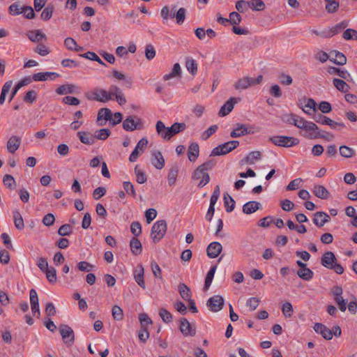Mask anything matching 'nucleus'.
Here are the masks:
<instances>
[{"label":"nucleus","instance_id":"nucleus-25","mask_svg":"<svg viewBox=\"0 0 357 357\" xmlns=\"http://www.w3.org/2000/svg\"><path fill=\"white\" fill-rule=\"evenodd\" d=\"M21 139L19 137L13 135L7 142V149L9 153H14L20 147Z\"/></svg>","mask_w":357,"mask_h":357},{"label":"nucleus","instance_id":"nucleus-21","mask_svg":"<svg viewBox=\"0 0 357 357\" xmlns=\"http://www.w3.org/2000/svg\"><path fill=\"white\" fill-rule=\"evenodd\" d=\"M187 154L190 162H195L199 155V144L197 142H191L188 146Z\"/></svg>","mask_w":357,"mask_h":357},{"label":"nucleus","instance_id":"nucleus-63","mask_svg":"<svg viewBox=\"0 0 357 357\" xmlns=\"http://www.w3.org/2000/svg\"><path fill=\"white\" fill-rule=\"evenodd\" d=\"M229 22L234 25H238L241 23L242 17L237 12H231L229 14Z\"/></svg>","mask_w":357,"mask_h":357},{"label":"nucleus","instance_id":"nucleus-46","mask_svg":"<svg viewBox=\"0 0 357 357\" xmlns=\"http://www.w3.org/2000/svg\"><path fill=\"white\" fill-rule=\"evenodd\" d=\"M178 173V167L174 166L172 167L168 173L167 180H168V184L170 186H172L175 184L176 178Z\"/></svg>","mask_w":357,"mask_h":357},{"label":"nucleus","instance_id":"nucleus-23","mask_svg":"<svg viewBox=\"0 0 357 357\" xmlns=\"http://www.w3.org/2000/svg\"><path fill=\"white\" fill-rule=\"evenodd\" d=\"M77 136L84 144L92 145L95 143V137L90 132L79 131L77 132Z\"/></svg>","mask_w":357,"mask_h":357},{"label":"nucleus","instance_id":"nucleus-49","mask_svg":"<svg viewBox=\"0 0 357 357\" xmlns=\"http://www.w3.org/2000/svg\"><path fill=\"white\" fill-rule=\"evenodd\" d=\"M79 56L88 59L91 61H97L101 65L106 66V64L100 59V58L93 52L88 51L84 54H79Z\"/></svg>","mask_w":357,"mask_h":357},{"label":"nucleus","instance_id":"nucleus-7","mask_svg":"<svg viewBox=\"0 0 357 357\" xmlns=\"http://www.w3.org/2000/svg\"><path fill=\"white\" fill-rule=\"evenodd\" d=\"M59 333L67 347H71L75 342V333L71 327L66 324L59 326Z\"/></svg>","mask_w":357,"mask_h":357},{"label":"nucleus","instance_id":"nucleus-39","mask_svg":"<svg viewBox=\"0 0 357 357\" xmlns=\"http://www.w3.org/2000/svg\"><path fill=\"white\" fill-rule=\"evenodd\" d=\"M333 84L338 91L342 93L347 92L350 89L349 85L340 79L334 78L333 80Z\"/></svg>","mask_w":357,"mask_h":357},{"label":"nucleus","instance_id":"nucleus-29","mask_svg":"<svg viewBox=\"0 0 357 357\" xmlns=\"http://www.w3.org/2000/svg\"><path fill=\"white\" fill-rule=\"evenodd\" d=\"M252 132L248 130V127L245 124H238L237 128L233 130L230 132V136L232 138L239 137L241 136H244L248 134H250Z\"/></svg>","mask_w":357,"mask_h":357},{"label":"nucleus","instance_id":"nucleus-36","mask_svg":"<svg viewBox=\"0 0 357 357\" xmlns=\"http://www.w3.org/2000/svg\"><path fill=\"white\" fill-rule=\"evenodd\" d=\"M178 291L183 300L188 301L191 298L190 289L184 283H180L178 284Z\"/></svg>","mask_w":357,"mask_h":357},{"label":"nucleus","instance_id":"nucleus-34","mask_svg":"<svg viewBox=\"0 0 357 357\" xmlns=\"http://www.w3.org/2000/svg\"><path fill=\"white\" fill-rule=\"evenodd\" d=\"M223 201L226 211L227 213L233 211L235 208L236 202L227 192L224 193Z\"/></svg>","mask_w":357,"mask_h":357},{"label":"nucleus","instance_id":"nucleus-2","mask_svg":"<svg viewBox=\"0 0 357 357\" xmlns=\"http://www.w3.org/2000/svg\"><path fill=\"white\" fill-rule=\"evenodd\" d=\"M321 264L326 268L333 270L340 275L344 273V268L337 263L335 254L331 251L326 252L321 258Z\"/></svg>","mask_w":357,"mask_h":357},{"label":"nucleus","instance_id":"nucleus-28","mask_svg":"<svg viewBox=\"0 0 357 357\" xmlns=\"http://www.w3.org/2000/svg\"><path fill=\"white\" fill-rule=\"evenodd\" d=\"M308 137L310 139L321 138L329 142L333 140V139L334 138V135L331 133L325 131H321L318 128V130H316V131H312V133L310 134V136Z\"/></svg>","mask_w":357,"mask_h":357},{"label":"nucleus","instance_id":"nucleus-24","mask_svg":"<svg viewBox=\"0 0 357 357\" xmlns=\"http://www.w3.org/2000/svg\"><path fill=\"white\" fill-rule=\"evenodd\" d=\"M134 278L140 287L144 289L146 288L144 280V267L142 264H138L136 269L134 271Z\"/></svg>","mask_w":357,"mask_h":357},{"label":"nucleus","instance_id":"nucleus-60","mask_svg":"<svg viewBox=\"0 0 357 357\" xmlns=\"http://www.w3.org/2000/svg\"><path fill=\"white\" fill-rule=\"evenodd\" d=\"M282 312L285 317H291L294 312L292 305L289 302H285L282 306Z\"/></svg>","mask_w":357,"mask_h":357},{"label":"nucleus","instance_id":"nucleus-5","mask_svg":"<svg viewBox=\"0 0 357 357\" xmlns=\"http://www.w3.org/2000/svg\"><path fill=\"white\" fill-rule=\"evenodd\" d=\"M88 98L101 102H106L114 99L113 98V90L111 89V86L109 91L100 88L95 89L93 92V97H88Z\"/></svg>","mask_w":357,"mask_h":357},{"label":"nucleus","instance_id":"nucleus-14","mask_svg":"<svg viewBox=\"0 0 357 357\" xmlns=\"http://www.w3.org/2000/svg\"><path fill=\"white\" fill-rule=\"evenodd\" d=\"M331 220V217L325 212L317 211L314 214L313 222L318 227H323Z\"/></svg>","mask_w":357,"mask_h":357},{"label":"nucleus","instance_id":"nucleus-32","mask_svg":"<svg viewBox=\"0 0 357 357\" xmlns=\"http://www.w3.org/2000/svg\"><path fill=\"white\" fill-rule=\"evenodd\" d=\"M111 89L113 90V98L115 97L116 101L120 105H123L127 100L121 89L116 85H112Z\"/></svg>","mask_w":357,"mask_h":357},{"label":"nucleus","instance_id":"nucleus-38","mask_svg":"<svg viewBox=\"0 0 357 357\" xmlns=\"http://www.w3.org/2000/svg\"><path fill=\"white\" fill-rule=\"evenodd\" d=\"M216 269H217V265L212 266L210 268V270L208 271V272L207 273L206 278H205V282H204V290H206L210 287V286L212 283L213 279L214 278V275L216 271Z\"/></svg>","mask_w":357,"mask_h":357},{"label":"nucleus","instance_id":"nucleus-33","mask_svg":"<svg viewBox=\"0 0 357 357\" xmlns=\"http://www.w3.org/2000/svg\"><path fill=\"white\" fill-rule=\"evenodd\" d=\"M130 250L134 255H136V256L139 255L141 254V252L142 251V243H141L140 241L135 237H133L130 240Z\"/></svg>","mask_w":357,"mask_h":357},{"label":"nucleus","instance_id":"nucleus-45","mask_svg":"<svg viewBox=\"0 0 357 357\" xmlns=\"http://www.w3.org/2000/svg\"><path fill=\"white\" fill-rule=\"evenodd\" d=\"M327 2L325 9L328 13H334L339 9L340 3L335 0H324Z\"/></svg>","mask_w":357,"mask_h":357},{"label":"nucleus","instance_id":"nucleus-57","mask_svg":"<svg viewBox=\"0 0 357 357\" xmlns=\"http://www.w3.org/2000/svg\"><path fill=\"white\" fill-rule=\"evenodd\" d=\"M72 231L73 227L69 224H64L59 227L57 233L59 236H70L72 234Z\"/></svg>","mask_w":357,"mask_h":357},{"label":"nucleus","instance_id":"nucleus-53","mask_svg":"<svg viewBox=\"0 0 357 357\" xmlns=\"http://www.w3.org/2000/svg\"><path fill=\"white\" fill-rule=\"evenodd\" d=\"M3 183L6 188L10 190H13L16 187V182L13 176L10 174H6L3 176Z\"/></svg>","mask_w":357,"mask_h":357},{"label":"nucleus","instance_id":"nucleus-9","mask_svg":"<svg viewBox=\"0 0 357 357\" xmlns=\"http://www.w3.org/2000/svg\"><path fill=\"white\" fill-rule=\"evenodd\" d=\"M225 300L222 296L215 295L211 297L206 303V305L212 312H216L221 310L224 306Z\"/></svg>","mask_w":357,"mask_h":357},{"label":"nucleus","instance_id":"nucleus-64","mask_svg":"<svg viewBox=\"0 0 357 357\" xmlns=\"http://www.w3.org/2000/svg\"><path fill=\"white\" fill-rule=\"evenodd\" d=\"M260 303L259 298L256 297H252L248 299L246 305L249 307L250 311H254L257 308Z\"/></svg>","mask_w":357,"mask_h":357},{"label":"nucleus","instance_id":"nucleus-55","mask_svg":"<svg viewBox=\"0 0 357 357\" xmlns=\"http://www.w3.org/2000/svg\"><path fill=\"white\" fill-rule=\"evenodd\" d=\"M8 13L13 16L20 15L22 13V6H20V3L15 2L8 7Z\"/></svg>","mask_w":357,"mask_h":357},{"label":"nucleus","instance_id":"nucleus-58","mask_svg":"<svg viewBox=\"0 0 357 357\" xmlns=\"http://www.w3.org/2000/svg\"><path fill=\"white\" fill-rule=\"evenodd\" d=\"M186 15V9L184 8H180L178 10H176L175 18L178 24H182Z\"/></svg>","mask_w":357,"mask_h":357},{"label":"nucleus","instance_id":"nucleus-13","mask_svg":"<svg viewBox=\"0 0 357 357\" xmlns=\"http://www.w3.org/2000/svg\"><path fill=\"white\" fill-rule=\"evenodd\" d=\"M222 250V246L221 243L217 241H214L208 245L206 248V253L209 258L214 259L221 253Z\"/></svg>","mask_w":357,"mask_h":357},{"label":"nucleus","instance_id":"nucleus-40","mask_svg":"<svg viewBox=\"0 0 357 357\" xmlns=\"http://www.w3.org/2000/svg\"><path fill=\"white\" fill-rule=\"evenodd\" d=\"M13 214L15 227L19 230L23 229L24 227V224L20 213L17 210H15L13 211Z\"/></svg>","mask_w":357,"mask_h":357},{"label":"nucleus","instance_id":"nucleus-37","mask_svg":"<svg viewBox=\"0 0 357 357\" xmlns=\"http://www.w3.org/2000/svg\"><path fill=\"white\" fill-rule=\"evenodd\" d=\"M185 67L192 75H196L197 72V63L192 57L188 56L185 58Z\"/></svg>","mask_w":357,"mask_h":357},{"label":"nucleus","instance_id":"nucleus-54","mask_svg":"<svg viewBox=\"0 0 357 357\" xmlns=\"http://www.w3.org/2000/svg\"><path fill=\"white\" fill-rule=\"evenodd\" d=\"M54 12V6L51 4H48L47 7L43 10L40 17L44 21L49 20L53 14Z\"/></svg>","mask_w":357,"mask_h":357},{"label":"nucleus","instance_id":"nucleus-44","mask_svg":"<svg viewBox=\"0 0 357 357\" xmlns=\"http://www.w3.org/2000/svg\"><path fill=\"white\" fill-rule=\"evenodd\" d=\"M112 117V111L108 108H101L98 113V121L101 119H105V121H111Z\"/></svg>","mask_w":357,"mask_h":357},{"label":"nucleus","instance_id":"nucleus-6","mask_svg":"<svg viewBox=\"0 0 357 357\" xmlns=\"http://www.w3.org/2000/svg\"><path fill=\"white\" fill-rule=\"evenodd\" d=\"M123 128L126 131L141 130L143 128L142 120L137 116H129L123 121Z\"/></svg>","mask_w":357,"mask_h":357},{"label":"nucleus","instance_id":"nucleus-48","mask_svg":"<svg viewBox=\"0 0 357 357\" xmlns=\"http://www.w3.org/2000/svg\"><path fill=\"white\" fill-rule=\"evenodd\" d=\"M248 2V7H250L253 10L261 11L264 10L266 6L262 0H251Z\"/></svg>","mask_w":357,"mask_h":357},{"label":"nucleus","instance_id":"nucleus-35","mask_svg":"<svg viewBox=\"0 0 357 357\" xmlns=\"http://www.w3.org/2000/svg\"><path fill=\"white\" fill-rule=\"evenodd\" d=\"M296 274L300 278L305 281H310L314 276V272L309 268H305L304 269L299 268L297 271Z\"/></svg>","mask_w":357,"mask_h":357},{"label":"nucleus","instance_id":"nucleus-61","mask_svg":"<svg viewBox=\"0 0 357 357\" xmlns=\"http://www.w3.org/2000/svg\"><path fill=\"white\" fill-rule=\"evenodd\" d=\"M123 187L125 190V192L129 195L133 197L134 198L136 197V192L134 188V185L130 182V181H124L123 183Z\"/></svg>","mask_w":357,"mask_h":357},{"label":"nucleus","instance_id":"nucleus-30","mask_svg":"<svg viewBox=\"0 0 357 357\" xmlns=\"http://www.w3.org/2000/svg\"><path fill=\"white\" fill-rule=\"evenodd\" d=\"M312 192L316 197L322 199H326L330 196L328 190L321 185H314Z\"/></svg>","mask_w":357,"mask_h":357},{"label":"nucleus","instance_id":"nucleus-1","mask_svg":"<svg viewBox=\"0 0 357 357\" xmlns=\"http://www.w3.org/2000/svg\"><path fill=\"white\" fill-rule=\"evenodd\" d=\"M185 128V123H174L170 127H166L161 121H158L155 126L157 133L165 140H169L173 136L183 131Z\"/></svg>","mask_w":357,"mask_h":357},{"label":"nucleus","instance_id":"nucleus-50","mask_svg":"<svg viewBox=\"0 0 357 357\" xmlns=\"http://www.w3.org/2000/svg\"><path fill=\"white\" fill-rule=\"evenodd\" d=\"M158 314L165 323L169 324L172 321L173 317L172 313L165 308H160Z\"/></svg>","mask_w":357,"mask_h":357},{"label":"nucleus","instance_id":"nucleus-18","mask_svg":"<svg viewBox=\"0 0 357 357\" xmlns=\"http://www.w3.org/2000/svg\"><path fill=\"white\" fill-rule=\"evenodd\" d=\"M295 126L306 131H316V130H318V126L316 123L311 121H307L304 119L299 116Z\"/></svg>","mask_w":357,"mask_h":357},{"label":"nucleus","instance_id":"nucleus-56","mask_svg":"<svg viewBox=\"0 0 357 357\" xmlns=\"http://www.w3.org/2000/svg\"><path fill=\"white\" fill-rule=\"evenodd\" d=\"M44 273L50 283H55L56 282V270L54 267L47 268Z\"/></svg>","mask_w":357,"mask_h":357},{"label":"nucleus","instance_id":"nucleus-4","mask_svg":"<svg viewBox=\"0 0 357 357\" xmlns=\"http://www.w3.org/2000/svg\"><path fill=\"white\" fill-rule=\"evenodd\" d=\"M275 146L282 147H291L299 144L300 141L298 138L288 136H273L268 139Z\"/></svg>","mask_w":357,"mask_h":357},{"label":"nucleus","instance_id":"nucleus-11","mask_svg":"<svg viewBox=\"0 0 357 357\" xmlns=\"http://www.w3.org/2000/svg\"><path fill=\"white\" fill-rule=\"evenodd\" d=\"M179 329L184 336L193 337L196 334V329L192 327L186 318H181L180 319Z\"/></svg>","mask_w":357,"mask_h":357},{"label":"nucleus","instance_id":"nucleus-41","mask_svg":"<svg viewBox=\"0 0 357 357\" xmlns=\"http://www.w3.org/2000/svg\"><path fill=\"white\" fill-rule=\"evenodd\" d=\"M327 71L331 75L337 74L339 77L344 79H347L348 77H350V74L346 70H342L333 66L329 67Z\"/></svg>","mask_w":357,"mask_h":357},{"label":"nucleus","instance_id":"nucleus-8","mask_svg":"<svg viewBox=\"0 0 357 357\" xmlns=\"http://www.w3.org/2000/svg\"><path fill=\"white\" fill-rule=\"evenodd\" d=\"M312 119L317 123L329 126L332 129H336L337 126L342 128L345 127L344 123L335 121L321 113L314 114Z\"/></svg>","mask_w":357,"mask_h":357},{"label":"nucleus","instance_id":"nucleus-15","mask_svg":"<svg viewBox=\"0 0 357 357\" xmlns=\"http://www.w3.org/2000/svg\"><path fill=\"white\" fill-rule=\"evenodd\" d=\"M151 164L158 169H161L165 166V159L159 151H153L151 153Z\"/></svg>","mask_w":357,"mask_h":357},{"label":"nucleus","instance_id":"nucleus-43","mask_svg":"<svg viewBox=\"0 0 357 357\" xmlns=\"http://www.w3.org/2000/svg\"><path fill=\"white\" fill-rule=\"evenodd\" d=\"M12 85H13V81L9 80V81H7L2 86L1 92V95H0V105H2L4 103L6 95L10 90Z\"/></svg>","mask_w":357,"mask_h":357},{"label":"nucleus","instance_id":"nucleus-19","mask_svg":"<svg viewBox=\"0 0 357 357\" xmlns=\"http://www.w3.org/2000/svg\"><path fill=\"white\" fill-rule=\"evenodd\" d=\"M231 146L229 144L228 142L224 144H220L215 148H214L211 153V156H218V155H224L229 152L232 151Z\"/></svg>","mask_w":357,"mask_h":357},{"label":"nucleus","instance_id":"nucleus-27","mask_svg":"<svg viewBox=\"0 0 357 357\" xmlns=\"http://www.w3.org/2000/svg\"><path fill=\"white\" fill-rule=\"evenodd\" d=\"M77 89L74 84H63L56 89V93L59 95L74 94L77 93Z\"/></svg>","mask_w":357,"mask_h":357},{"label":"nucleus","instance_id":"nucleus-16","mask_svg":"<svg viewBox=\"0 0 357 357\" xmlns=\"http://www.w3.org/2000/svg\"><path fill=\"white\" fill-rule=\"evenodd\" d=\"M314 330L317 333L321 335V336L327 340H330L333 338L332 331L321 323H316L314 326Z\"/></svg>","mask_w":357,"mask_h":357},{"label":"nucleus","instance_id":"nucleus-62","mask_svg":"<svg viewBox=\"0 0 357 357\" xmlns=\"http://www.w3.org/2000/svg\"><path fill=\"white\" fill-rule=\"evenodd\" d=\"M25 18L31 20L36 17V14L32 7L29 6H22V13Z\"/></svg>","mask_w":357,"mask_h":357},{"label":"nucleus","instance_id":"nucleus-17","mask_svg":"<svg viewBox=\"0 0 357 357\" xmlns=\"http://www.w3.org/2000/svg\"><path fill=\"white\" fill-rule=\"evenodd\" d=\"M330 56L329 60L337 66H343L347 63V57L343 53L337 50L331 51Z\"/></svg>","mask_w":357,"mask_h":357},{"label":"nucleus","instance_id":"nucleus-52","mask_svg":"<svg viewBox=\"0 0 357 357\" xmlns=\"http://www.w3.org/2000/svg\"><path fill=\"white\" fill-rule=\"evenodd\" d=\"M135 174L136 175V181L138 183L143 184L146 181L147 177L145 172L139 169L138 165H136L135 167Z\"/></svg>","mask_w":357,"mask_h":357},{"label":"nucleus","instance_id":"nucleus-10","mask_svg":"<svg viewBox=\"0 0 357 357\" xmlns=\"http://www.w3.org/2000/svg\"><path fill=\"white\" fill-rule=\"evenodd\" d=\"M349 23L346 20H343L341 22L337 24L331 29L328 31H322L320 34L321 37L323 38H331L333 36L340 33L342 30H344L347 26Z\"/></svg>","mask_w":357,"mask_h":357},{"label":"nucleus","instance_id":"nucleus-22","mask_svg":"<svg viewBox=\"0 0 357 357\" xmlns=\"http://www.w3.org/2000/svg\"><path fill=\"white\" fill-rule=\"evenodd\" d=\"M176 6H174L170 8L168 6H165L160 11V16L162 18L163 24H165L169 19L175 17Z\"/></svg>","mask_w":357,"mask_h":357},{"label":"nucleus","instance_id":"nucleus-26","mask_svg":"<svg viewBox=\"0 0 357 357\" xmlns=\"http://www.w3.org/2000/svg\"><path fill=\"white\" fill-rule=\"evenodd\" d=\"M261 207V204L256 201H249L243 206V212L245 214H252L259 210Z\"/></svg>","mask_w":357,"mask_h":357},{"label":"nucleus","instance_id":"nucleus-59","mask_svg":"<svg viewBox=\"0 0 357 357\" xmlns=\"http://www.w3.org/2000/svg\"><path fill=\"white\" fill-rule=\"evenodd\" d=\"M112 314L114 319L121 321L123 319V312L121 307L114 305L112 310Z\"/></svg>","mask_w":357,"mask_h":357},{"label":"nucleus","instance_id":"nucleus-42","mask_svg":"<svg viewBox=\"0 0 357 357\" xmlns=\"http://www.w3.org/2000/svg\"><path fill=\"white\" fill-rule=\"evenodd\" d=\"M28 37L32 42H39L43 39L46 40L45 34L43 33L40 30L29 31Z\"/></svg>","mask_w":357,"mask_h":357},{"label":"nucleus","instance_id":"nucleus-12","mask_svg":"<svg viewBox=\"0 0 357 357\" xmlns=\"http://www.w3.org/2000/svg\"><path fill=\"white\" fill-rule=\"evenodd\" d=\"M241 100L239 98H230L220 108L218 115L219 116H225L229 114L234 109L235 104Z\"/></svg>","mask_w":357,"mask_h":357},{"label":"nucleus","instance_id":"nucleus-47","mask_svg":"<svg viewBox=\"0 0 357 357\" xmlns=\"http://www.w3.org/2000/svg\"><path fill=\"white\" fill-rule=\"evenodd\" d=\"M110 134H111V132L109 129L102 128L100 130H97L95 132L93 136L95 137V140L96 139H99V140H105L106 139H107L109 137Z\"/></svg>","mask_w":357,"mask_h":357},{"label":"nucleus","instance_id":"nucleus-20","mask_svg":"<svg viewBox=\"0 0 357 357\" xmlns=\"http://www.w3.org/2000/svg\"><path fill=\"white\" fill-rule=\"evenodd\" d=\"M261 154L260 151H251L245 158L241 159L239 164L243 166L244 165H252L255 161L259 160L261 158Z\"/></svg>","mask_w":357,"mask_h":357},{"label":"nucleus","instance_id":"nucleus-31","mask_svg":"<svg viewBox=\"0 0 357 357\" xmlns=\"http://www.w3.org/2000/svg\"><path fill=\"white\" fill-rule=\"evenodd\" d=\"M251 86H253L252 77H245L239 79L238 82H236L234 87L237 90H243L246 89Z\"/></svg>","mask_w":357,"mask_h":357},{"label":"nucleus","instance_id":"nucleus-3","mask_svg":"<svg viewBox=\"0 0 357 357\" xmlns=\"http://www.w3.org/2000/svg\"><path fill=\"white\" fill-rule=\"evenodd\" d=\"M167 231V222L165 220L156 221L151 227V236L153 241L158 243Z\"/></svg>","mask_w":357,"mask_h":357},{"label":"nucleus","instance_id":"nucleus-51","mask_svg":"<svg viewBox=\"0 0 357 357\" xmlns=\"http://www.w3.org/2000/svg\"><path fill=\"white\" fill-rule=\"evenodd\" d=\"M340 154L346 158H351L355 154V151L345 145H342L340 147Z\"/></svg>","mask_w":357,"mask_h":357}]
</instances>
